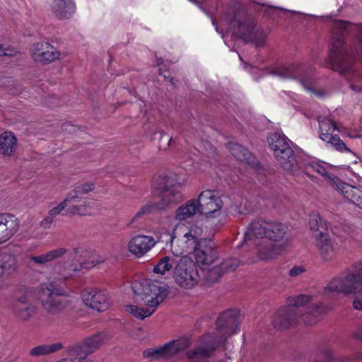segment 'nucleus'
I'll return each mask as SVG.
<instances>
[{
	"label": "nucleus",
	"mask_w": 362,
	"mask_h": 362,
	"mask_svg": "<svg viewBox=\"0 0 362 362\" xmlns=\"http://www.w3.org/2000/svg\"><path fill=\"white\" fill-rule=\"evenodd\" d=\"M350 27L348 22L335 21L332 24L330 59L334 69L341 74H353L349 82L350 88L356 93H362V74L354 72L351 66L354 52L348 51L344 45L345 36Z\"/></svg>",
	"instance_id": "obj_1"
},
{
	"label": "nucleus",
	"mask_w": 362,
	"mask_h": 362,
	"mask_svg": "<svg viewBox=\"0 0 362 362\" xmlns=\"http://www.w3.org/2000/svg\"><path fill=\"white\" fill-rule=\"evenodd\" d=\"M132 288L135 302L146 308L128 305L125 306V310L139 320L151 316L167 296V290L164 286L149 279L136 281L133 282Z\"/></svg>",
	"instance_id": "obj_2"
},
{
	"label": "nucleus",
	"mask_w": 362,
	"mask_h": 362,
	"mask_svg": "<svg viewBox=\"0 0 362 362\" xmlns=\"http://www.w3.org/2000/svg\"><path fill=\"white\" fill-rule=\"evenodd\" d=\"M337 292L356 297L353 307L362 310V261L353 264L341 276L333 279L325 288V292Z\"/></svg>",
	"instance_id": "obj_3"
},
{
	"label": "nucleus",
	"mask_w": 362,
	"mask_h": 362,
	"mask_svg": "<svg viewBox=\"0 0 362 362\" xmlns=\"http://www.w3.org/2000/svg\"><path fill=\"white\" fill-rule=\"evenodd\" d=\"M239 313L229 310L222 313L216 321L217 336L210 339L206 347H198L194 351H188L189 358H204L211 356L215 349L223 344L226 338L237 332L239 327Z\"/></svg>",
	"instance_id": "obj_4"
},
{
	"label": "nucleus",
	"mask_w": 362,
	"mask_h": 362,
	"mask_svg": "<svg viewBox=\"0 0 362 362\" xmlns=\"http://www.w3.org/2000/svg\"><path fill=\"white\" fill-rule=\"evenodd\" d=\"M288 227L281 223L257 220L249 226L245 234L244 243L252 241L255 238H267L274 241H279L284 238L286 243L289 239L286 235Z\"/></svg>",
	"instance_id": "obj_5"
},
{
	"label": "nucleus",
	"mask_w": 362,
	"mask_h": 362,
	"mask_svg": "<svg viewBox=\"0 0 362 362\" xmlns=\"http://www.w3.org/2000/svg\"><path fill=\"white\" fill-rule=\"evenodd\" d=\"M203 230L197 224L177 223L170 236L173 247L175 245L181 252H189L205 238H202Z\"/></svg>",
	"instance_id": "obj_6"
},
{
	"label": "nucleus",
	"mask_w": 362,
	"mask_h": 362,
	"mask_svg": "<svg viewBox=\"0 0 362 362\" xmlns=\"http://www.w3.org/2000/svg\"><path fill=\"white\" fill-rule=\"evenodd\" d=\"M267 141L281 168L294 173L298 168V163L293 151L290 146V141L279 133L270 134Z\"/></svg>",
	"instance_id": "obj_7"
},
{
	"label": "nucleus",
	"mask_w": 362,
	"mask_h": 362,
	"mask_svg": "<svg viewBox=\"0 0 362 362\" xmlns=\"http://www.w3.org/2000/svg\"><path fill=\"white\" fill-rule=\"evenodd\" d=\"M312 300V296L307 294L291 296L287 299V308L294 309L295 314L301 317L305 325H311L320 320L326 310L320 304L308 305Z\"/></svg>",
	"instance_id": "obj_8"
},
{
	"label": "nucleus",
	"mask_w": 362,
	"mask_h": 362,
	"mask_svg": "<svg viewBox=\"0 0 362 362\" xmlns=\"http://www.w3.org/2000/svg\"><path fill=\"white\" fill-rule=\"evenodd\" d=\"M177 262V266L173 270V277L176 284L183 289L194 288L199 281V274L194 262L187 255H180Z\"/></svg>",
	"instance_id": "obj_9"
},
{
	"label": "nucleus",
	"mask_w": 362,
	"mask_h": 362,
	"mask_svg": "<svg viewBox=\"0 0 362 362\" xmlns=\"http://www.w3.org/2000/svg\"><path fill=\"white\" fill-rule=\"evenodd\" d=\"M105 337L97 333L84 339L82 341L66 348V353L73 362H93L88 356L97 351L105 343Z\"/></svg>",
	"instance_id": "obj_10"
},
{
	"label": "nucleus",
	"mask_w": 362,
	"mask_h": 362,
	"mask_svg": "<svg viewBox=\"0 0 362 362\" xmlns=\"http://www.w3.org/2000/svg\"><path fill=\"white\" fill-rule=\"evenodd\" d=\"M197 202L199 214L206 218H215L220 215L223 202L216 192L213 190L202 192Z\"/></svg>",
	"instance_id": "obj_11"
},
{
	"label": "nucleus",
	"mask_w": 362,
	"mask_h": 362,
	"mask_svg": "<svg viewBox=\"0 0 362 362\" xmlns=\"http://www.w3.org/2000/svg\"><path fill=\"white\" fill-rule=\"evenodd\" d=\"M160 201L153 204H148L142 206L131 219L130 224L133 223L141 216L150 213L154 209L162 210L171 204L181 199V194L177 186L168 187L161 192Z\"/></svg>",
	"instance_id": "obj_12"
},
{
	"label": "nucleus",
	"mask_w": 362,
	"mask_h": 362,
	"mask_svg": "<svg viewBox=\"0 0 362 362\" xmlns=\"http://www.w3.org/2000/svg\"><path fill=\"white\" fill-rule=\"evenodd\" d=\"M320 127V138L327 144L333 146L339 151L350 152V149L339 139L335 132H338V128L332 119L328 117H320L318 119Z\"/></svg>",
	"instance_id": "obj_13"
},
{
	"label": "nucleus",
	"mask_w": 362,
	"mask_h": 362,
	"mask_svg": "<svg viewBox=\"0 0 362 362\" xmlns=\"http://www.w3.org/2000/svg\"><path fill=\"white\" fill-rule=\"evenodd\" d=\"M189 346V340L187 338H181L173 340L160 348L148 349L144 351L143 354L145 358L150 359L168 358L185 350Z\"/></svg>",
	"instance_id": "obj_14"
},
{
	"label": "nucleus",
	"mask_w": 362,
	"mask_h": 362,
	"mask_svg": "<svg viewBox=\"0 0 362 362\" xmlns=\"http://www.w3.org/2000/svg\"><path fill=\"white\" fill-rule=\"evenodd\" d=\"M313 168L320 175L326 177L329 185L339 192L346 199L353 203L358 202L360 197L358 196L359 190L357 188L341 181L335 176L327 174L325 168L322 165H316L313 166Z\"/></svg>",
	"instance_id": "obj_15"
},
{
	"label": "nucleus",
	"mask_w": 362,
	"mask_h": 362,
	"mask_svg": "<svg viewBox=\"0 0 362 362\" xmlns=\"http://www.w3.org/2000/svg\"><path fill=\"white\" fill-rule=\"evenodd\" d=\"M189 252L192 253L195 259V265L199 266L202 269H206L214 262L216 252L214 250V244L209 240H202L199 245L192 248Z\"/></svg>",
	"instance_id": "obj_16"
},
{
	"label": "nucleus",
	"mask_w": 362,
	"mask_h": 362,
	"mask_svg": "<svg viewBox=\"0 0 362 362\" xmlns=\"http://www.w3.org/2000/svg\"><path fill=\"white\" fill-rule=\"evenodd\" d=\"M157 241L153 236L136 235L127 244L128 251L136 257H142L155 247Z\"/></svg>",
	"instance_id": "obj_17"
},
{
	"label": "nucleus",
	"mask_w": 362,
	"mask_h": 362,
	"mask_svg": "<svg viewBox=\"0 0 362 362\" xmlns=\"http://www.w3.org/2000/svg\"><path fill=\"white\" fill-rule=\"evenodd\" d=\"M13 316L21 322H27L35 316L37 307L26 296L16 297L11 304Z\"/></svg>",
	"instance_id": "obj_18"
},
{
	"label": "nucleus",
	"mask_w": 362,
	"mask_h": 362,
	"mask_svg": "<svg viewBox=\"0 0 362 362\" xmlns=\"http://www.w3.org/2000/svg\"><path fill=\"white\" fill-rule=\"evenodd\" d=\"M30 54L37 62L50 63L59 59L60 53L49 43L46 42H36L32 45Z\"/></svg>",
	"instance_id": "obj_19"
},
{
	"label": "nucleus",
	"mask_w": 362,
	"mask_h": 362,
	"mask_svg": "<svg viewBox=\"0 0 362 362\" xmlns=\"http://www.w3.org/2000/svg\"><path fill=\"white\" fill-rule=\"evenodd\" d=\"M84 303L98 312L107 310L112 302L105 290H93L86 293L83 296Z\"/></svg>",
	"instance_id": "obj_20"
},
{
	"label": "nucleus",
	"mask_w": 362,
	"mask_h": 362,
	"mask_svg": "<svg viewBox=\"0 0 362 362\" xmlns=\"http://www.w3.org/2000/svg\"><path fill=\"white\" fill-rule=\"evenodd\" d=\"M20 228V221L9 213H0V245L7 243Z\"/></svg>",
	"instance_id": "obj_21"
},
{
	"label": "nucleus",
	"mask_w": 362,
	"mask_h": 362,
	"mask_svg": "<svg viewBox=\"0 0 362 362\" xmlns=\"http://www.w3.org/2000/svg\"><path fill=\"white\" fill-rule=\"evenodd\" d=\"M314 237L320 257L325 262L332 261L337 255V250L330 235L327 232L320 231Z\"/></svg>",
	"instance_id": "obj_22"
},
{
	"label": "nucleus",
	"mask_w": 362,
	"mask_h": 362,
	"mask_svg": "<svg viewBox=\"0 0 362 362\" xmlns=\"http://www.w3.org/2000/svg\"><path fill=\"white\" fill-rule=\"evenodd\" d=\"M239 261L235 258H231L223 261L220 265L209 267L205 269L204 279L208 284H214L226 272H233L239 265Z\"/></svg>",
	"instance_id": "obj_23"
},
{
	"label": "nucleus",
	"mask_w": 362,
	"mask_h": 362,
	"mask_svg": "<svg viewBox=\"0 0 362 362\" xmlns=\"http://www.w3.org/2000/svg\"><path fill=\"white\" fill-rule=\"evenodd\" d=\"M298 320L299 316L295 314L294 309L284 307L272 316V323L275 328L286 329L297 322Z\"/></svg>",
	"instance_id": "obj_24"
},
{
	"label": "nucleus",
	"mask_w": 362,
	"mask_h": 362,
	"mask_svg": "<svg viewBox=\"0 0 362 362\" xmlns=\"http://www.w3.org/2000/svg\"><path fill=\"white\" fill-rule=\"evenodd\" d=\"M18 268L16 256L8 252L0 253V288L4 286L5 277L15 273Z\"/></svg>",
	"instance_id": "obj_25"
},
{
	"label": "nucleus",
	"mask_w": 362,
	"mask_h": 362,
	"mask_svg": "<svg viewBox=\"0 0 362 362\" xmlns=\"http://www.w3.org/2000/svg\"><path fill=\"white\" fill-rule=\"evenodd\" d=\"M288 244L267 243L259 246L257 255L261 260L268 261L278 257L287 247Z\"/></svg>",
	"instance_id": "obj_26"
},
{
	"label": "nucleus",
	"mask_w": 362,
	"mask_h": 362,
	"mask_svg": "<svg viewBox=\"0 0 362 362\" xmlns=\"http://www.w3.org/2000/svg\"><path fill=\"white\" fill-rule=\"evenodd\" d=\"M18 147V140L11 132L0 134V155L4 158H10L14 155Z\"/></svg>",
	"instance_id": "obj_27"
},
{
	"label": "nucleus",
	"mask_w": 362,
	"mask_h": 362,
	"mask_svg": "<svg viewBox=\"0 0 362 362\" xmlns=\"http://www.w3.org/2000/svg\"><path fill=\"white\" fill-rule=\"evenodd\" d=\"M50 6L52 13L61 19L68 18L75 12L73 0H52Z\"/></svg>",
	"instance_id": "obj_28"
},
{
	"label": "nucleus",
	"mask_w": 362,
	"mask_h": 362,
	"mask_svg": "<svg viewBox=\"0 0 362 362\" xmlns=\"http://www.w3.org/2000/svg\"><path fill=\"white\" fill-rule=\"evenodd\" d=\"M69 214L78 216H90L98 209V203L95 201L83 199L76 206H72Z\"/></svg>",
	"instance_id": "obj_29"
},
{
	"label": "nucleus",
	"mask_w": 362,
	"mask_h": 362,
	"mask_svg": "<svg viewBox=\"0 0 362 362\" xmlns=\"http://www.w3.org/2000/svg\"><path fill=\"white\" fill-rule=\"evenodd\" d=\"M197 213L199 214V209L197 200L190 199L177 209L175 218L177 221H182L192 218Z\"/></svg>",
	"instance_id": "obj_30"
},
{
	"label": "nucleus",
	"mask_w": 362,
	"mask_h": 362,
	"mask_svg": "<svg viewBox=\"0 0 362 362\" xmlns=\"http://www.w3.org/2000/svg\"><path fill=\"white\" fill-rule=\"evenodd\" d=\"M42 287L45 296H41L40 300L42 307L46 310L51 312L52 310H60L64 308V305H62L59 296L54 295L53 291H52L48 287H46V288H44V286Z\"/></svg>",
	"instance_id": "obj_31"
},
{
	"label": "nucleus",
	"mask_w": 362,
	"mask_h": 362,
	"mask_svg": "<svg viewBox=\"0 0 362 362\" xmlns=\"http://www.w3.org/2000/svg\"><path fill=\"white\" fill-rule=\"evenodd\" d=\"M228 149L231 154L241 162H245L250 165L255 164V158L252 154L243 146L230 142L227 145Z\"/></svg>",
	"instance_id": "obj_32"
},
{
	"label": "nucleus",
	"mask_w": 362,
	"mask_h": 362,
	"mask_svg": "<svg viewBox=\"0 0 362 362\" xmlns=\"http://www.w3.org/2000/svg\"><path fill=\"white\" fill-rule=\"evenodd\" d=\"M180 259V256L175 255L165 256L153 267V272L157 274L164 275L172 269L174 270Z\"/></svg>",
	"instance_id": "obj_33"
},
{
	"label": "nucleus",
	"mask_w": 362,
	"mask_h": 362,
	"mask_svg": "<svg viewBox=\"0 0 362 362\" xmlns=\"http://www.w3.org/2000/svg\"><path fill=\"white\" fill-rule=\"evenodd\" d=\"M66 252L67 250L66 248L58 247L49 250L40 255L31 256L30 259L37 264H45L48 262L63 257L66 253Z\"/></svg>",
	"instance_id": "obj_34"
},
{
	"label": "nucleus",
	"mask_w": 362,
	"mask_h": 362,
	"mask_svg": "<svg viewBox=\"0 0 362 362\" xmlns=\"http://www.w3.org/2000/svg\"><path fill=\"white\" fill-rule=\"evenodd\" d=\"M105 258L96 251H84L83 259L80 261L81 267L90 269L105 262Z\"/></svg>",
	"instance_id": "obj_35"
},
{
	"label": "nucleus",
	"mask_w": 362,
	"mask_h": 362,
	"mask_svg": "<svg viewBox=\"0 0 362 362\" xmlns=\"http://www.w3.org/2000/svg\"><path fill=\"white\" fill-rule=\"evenodd\" d=\"M81 268L83 267H81V262H79V264H77L76 263L66 262L58 272V279L62 281L69 279L73 277L76 273L80 272Z\"/></svg>",
	"instance_id": "obj_36"
},
{
	"label": "nucleus",
	"mask_w": 362,
	"mask_h": 362,
	"mask_svg": "<svg viewBox=\"0 0 362 362\" xmlns=\"http://www.w3.org/2000/svg\"><path fill=\"white\" fill-rule=\"evenodd\" d=\"M309 224L311 230L316 232L315 234L320 233V231L326 232V223L318 214H310Z\"/></svg>",
	"instance_id": "obj_37"
},
{
	"label": "nucleus",
	"mask_w": 362,
	"mask_h": 362,
	"mask_svg": "<svg viewBox=\"0 0 362 362\" xmlns=\"http://www.w3.org/2000/svg\"><path fill=\"white\" fill-rule=\"evenodd\" d=\"M63 201L66 208V213L69 214L72 210V206L78 204L82 201V197L71 190Z\"/></svg>",
	"instance_id": "obj_38"
},
{
	"label": "nucleus",
	"mask_w": 362,
	"mask_h": 362,
	"mask_svg": "<svg viewBox=\"0 0 362 362\" xmlns=\"http://www.w3.org/2000/svg\"><path fill=\"white\" fill-rule=\"evenodd\" d=\"M95 188V185L92 182H86L84 183H81L77 185L71 191L76 192L78 196H81L86 194L90 192H92Z\"/></svg>",
	"instance_id": "obj_39"
},
{
	"label": "nucleus",
	"mask_w": 362,
	"mask_h": 362,
	"mask_svg": "<svg viewBox=\"0 0 362 362\" xmlns=\"http://www.w3.org/2000/svg\"><path fill=\"white\" fill-rule=\"evenodd\" d=\"M300 69L295 65H290L284 67L281 73V75L284 78H297L300 72Z\"/></svg>",
	"instance_id": "obj_40"
},
{
	"label": "nucleus",
	"mask_w": 362,
	"mask_h": 362,
	"mask_svg": "<svg viewBox=\"0 0 362 362\" xmlns=\"http://www.w3.org/2000/svg\"><path fill=\"white\" fill-rule=\"evenodd\" d=\"M192 160L191 163L187 164V167H190L191 169L196 172L204 171L206 169L207 163L201 159L191 158Z\"/></svg>",
	"instance_id": "obj_41"
},
{
	"label": "nucleus",
	"mask_w": 362,
	"mask_h": 362,
	"mask_svg": "<svg viewBox=\"0 0 362 362\" xmlns=\"http://www.w3.org/2000/svg\"><path fill=\"white\" fill-rule=\"evenodd\" d=\"M29 354L31 356H34V357H38V356H45V355H48L46 344H42V345L37 346L32 348L29 351Z\"/></svg>",
	"instance_id": "obj_42"
},
{
	"label": "nucleus",
	"mask_w": 362,
	"mask_h": 362,
	"mask_svg": "<svg viewBox=\"0 0 362 362\" xmlns=\"http://www.w3.org/2000/svg\"><path fill=\"white\" fill-rule=\"evenodd\" d=\"M64 210L66 211V206L64 204V201L59 203L57 205L52 207L49 211L48 214L52 218H55V217L59 215Z\"/></svg>",
	"instance_id": "obj_43"
},
{
	"label": "nucleus",
	"mask_w": 362,
	"mask_h": 362,
	"mask_svg": "<svg viewBox=\"0 0 362 362\" xmlns=\"http://www.w3.org/2000/svg\"><path fill=\"white\" fill-rule=\"evenodd\" d=\"M266 39V34L262 32L255 33L252 37L249 40L252 41L257 47H261L264 45Z\"/></svg>",
	"instance_id": "obj_44"
},
{
	"label": "nucleus",
	"mask_w": 362,
	"mask_h": 362,
	"mask_svg": "<svg viewBox=\"0 0 362 362\" xmlns=\"http://www.w3.org/2000/svg\"><path fill=\"white\" fill-rule=\"evenodd\" d=\"M305 272V269L303 266H294L289 270L288 275L292 278H296L303 274Z\"/></svg>",
	"instance_id": "obj_45"
},
{
	"label": "nucleus",
	"mask_w": 362,
	"mask_h": 362,
	"mask_svg": "<svg viewBox=\"0 0 362 362\" xmlns=\"http://www.w3.org/2000/svg\"><path fill=\"white\" fill-rule=\"evenodd\" d=\"M230 25L232 27L238 26L243 30L249 29V25L247 23L240 21L239 14L235 16L234 19L230 21Z\"/></svg>",
	"instance_id": "obj_46"
},
{
	"label": "nucleus",
	"mask_w": 362,
	"mask_h": 362,
	"mask_svg": "<svg viewBox=\"0 0 362 362\" xmlns=\"http://www.w3.org/2000/svg\"><path fill=\"white\" fill-rule=\"evenodd\" d=\"M48 354L57 352L64 348L62 342H56L51 344H46Z\"/></svg>",
	"instance_id": "obj_47"
},
{
	"label": "nucleus",
	"mask_w": 362,
	"mask_h": 362,
	"mask_svg": "<svg viewBox=\"0 0 362 362\" xmlns=\"http://www.w3.org/2000/svg\"><path fill=\"white\" fill-rule=\"evenodd\" d=\"M54 218H52L47 214V215L41 221L40 226L44 229L49 228L51 227L52 222L54 221Z\"/></svg>",
	"instance_id": "obj_48"
},
{
	"label": "nucleus",
	"mask_w": 362,
	"mask_h": 362,
	"mask_svg": "<svg viewBox=\"0 0 362 362\" xmlns=\"http://www.w3.org/2000/svg\"><path fill=\"white\" fill-rule=\"evenodd\" d=\"M300 83L306 90L309 92H314V85L311 79L302 78L300 80Z\"/></svg>",
	"instance_id": "obj_49"
},
{
	"label": "nucleus",
	"mask_w": 362,
	"mask_h": 362,
	"mask_svg": "<svg viewBox=\"0 0 362 362\" xmlns=\"http://www.w3.org/2000/svg\"><path fill=\"white\" fill-rule=\"evenodd\" d=\"M16 54L15 50L13 49H4L2 47V46L0 45V56H14Z\"/></svg>",
	"instance_id": "obj_50"
},
{
	"label": "nucleus",
	"mask_w": 362,
	"mask_h": 362,
	"mask_svg": "<svg viewBox=\"0 0 362 362\" xmlns=\"http://www.w3.org/2000/svg\"><path fill=\"white\" fill-rule=\"evenodd\" d=\"M358 337L362 339V327L358 331Z\"/></svg>",
	"instance_id": "obj_51"
},
{
	"label": "nucleus",
	"mask_w": 362,
	"mask_h": 362,
	"mask_svg": "<svg viewBox=\"0 0 362 362\" xmlns=\"http://www.w3.org/2000/svg\"><path fill=\"white\" fill-rule=\"evenodd\" d=\"M172 141H173V139H172V138H170V139H169V141H168V144H170V143Z\"/></svg>",
	"instance_id": "obj_52"
}]
</instances>
